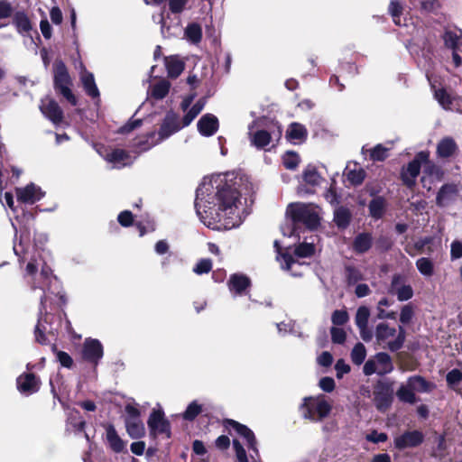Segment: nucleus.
Instances as JSON below:
<instances>
[{
  "instance_id": "f257e3e1",
  "label": "nucleus",
  "mask_w": 462,
  "mask_h": 462,
  "mask_svg": "<svg viewBox=\"0 0 462 462\" xmlns=\"http://www.w3.org/2000/svg\"><path fill=\"white\" fill-rule=\"evenodd\" d=\"M243 178L235 172L204 178L197 189L195 208L200 221L213 230L239 226L247 215L241 201Z\"/></svg>"
},
{
  "instance_id": "f03ea898",
  "label": "nucleus",
  "mask_w": 462,
  "mask_h": 462,
  "mask_svg": "<svg viewBox=\"0 0 462 462\" xmlns=\"http://www.w3.org/2000/svg\"><path fill=\"white\" fill-rule=\"evenodd\" d=\"M29 234L23 233L20 236L19 243H14V252L18 257L20 264L25 263L24 279L32 291L40 290L41 306L40 318L35 327V339L40 344H47L45 333H52V328L48 329L51 318V314L46 312L45 302L48 293L59 294L60 282L56 276L53 275L51 268L47 264L42 255L38 252L36 247H32L29 242Z\"/></svg>"
},
{
  "instance_id": "7ed1b4c3",
  "label": "nucleus",
  "mask_w": 462,
  "mask_h": 462,
  "mask_svg": "<svg viewBox=\"0 0 462 462\" xmlns=\"http://www.w3.org/2000/svg\"><path fill=\"white\" fill-rule=\"evenodd\" d=\"M286 215L291 217L293 227H282L283 236H292L296 235V226L302 224L310 229L318 226L319 216L314 207L310 204L300 202L291 203L286 210Z\"/></svg>"
},
{
  "instance_id": "20e7f679",
  "label": "nucleus",
  "mask_w": 462,
  "mask_h": 462,
  "mask_svg": "<svg viewBox=\"0 0 462 462\" xmlns=\"http://www.w3.org/2000/svg\"><path fill=\"white\" fill-rule=\"evenodd\" d=\"M396 328L390 327L385 322H380L376 325L374 337L378 345L387 344V348L392 352L400 350L406 339V331L403 326L398 327V334Z\"/></svg>"
},
{
  "instance_id": "39448f33",
  "label": "nucleus",
  "mask_w": 462,
  "mask_h": 462,
  "mask_svg": "<svg viewBox=\"0 0 462 462\" xmlns=\"http://www.w3.org/2000/svg\"><path fill=\"white\" fill-rule=\"evenodd\" d=\"M182 125L180 124L179 118L177 115L174 113H168L165 116V118L161 125L160 131H159V139L154 140L155 134L151 133L146 137L145 140H140L138 141L134 146H136L137 149H139L140 152L147 151L151 147L157 144L159 142L168 138L174 133L178 132L182 128Z\"/></svg>"
},
{
  "instance_id": "423d86ee",
  "label": "nucleus",
  "mask_w": 462,
  "mask_h": 462,
  "mask_svg": "<svg viewBox=\"0 0 462 462\" xmlns=\"http://www.w3.org/2000/svg\"><path fill=\"white\" fill-rule=\"evenodd\" d=\"M331 404L324 395L317 397H306L300 405L303 418L312 421H319L328 416L331 411Z\"/></svg>"
},
{
  "instance_id": "0eeeda50",
  "label": "nucleus",
  "mask_w": 462,
  "mask_h": 462,
  "mask_svg": "<svg viewBox=\"0 0 462 462\" xmlns=\"http://www.w3.org/2000/svg\"><path fill=\"white\" fill-rule=\"evenodd\" d=\"M71 79L68 69L61 60L54 63V87L72 106H76L77 98L70 90Z\"/></svg>"
},
{
  "instance_id": "6e6552de",
  "label": "nucleus",
  "mask_w": 462,
  "mask_h": 462,
  "mask_svg": "<svg viewBox=\"0 0 462 462\" xmlns=\"http://www.w3.org/2000/svg\"><path fill=\"white\" fill-rule=\"evenodd\" d=\"M429 157V152L421 151L418 152L414 159L402 169L401 173L402 180L407 187L412 188L415 185L417 177L420 171L421 165L430 163Z\"/></svg>"
},
{
  "instance_id": "1a4fd4ad",
  "label": "nucleus",
  "mask_w": 462,
  "mask_h": 462,
  "mask_svg": "<svg viewBox=\"0 0 462 462\" xmlns=\"http://www.w3.org/2000/svg\"><path fill=\"white\" fill-rule=\"evenodd\" d=\"M393 401V383L379 381L374 390V402L376 409L381 411H386Z\"/></svg>"
},
{
  "instance_id": "9d476101",
  "label": "nucleus",
  "mask_w": 462,
  "mask_h": 462,
  "mask_svg": "<svg viewBox=\"0 0 462 462\" xmlns=\"http://www.w3.org/2000/svg\"><path fill=\"white\" fill-rule=\"evenodd\" d=\"M104 355L101 342L95 338H86L82 346V357L84 360L97 365Z\"/></svg>"
},
{
  "instance_id": "9b49d317",
  "label": "nucleus",
  "mask_w": 462,
  "mask_h": 462,
  "mask_svg": "<svg viewBox=\"0 0 462 462\" xmlns=\"http://www.w3.org/2000/svg\"><path fill=\"white\" fill-rule=\"evenodd\" d=\"M274 247L277 251V260L283 270L291 272L293 276H301L302 269L307 268L302 263L294 259L289 254L281 253V245L278 241H274Z\"/></svg>"
},
{
  "instance_id": "f8f14e48",
  "label": "nucleus",
  "mask_w": 462,
  "mask_h": 462,
  "mask_svg": "<svg viewBox=\"0 0 462 462\" xmlns=\"http://www.w3.org/2000/svg\"><path fill=\"white\" fill-rule=\"evenodd\" d=\"M225 426L230 430H235L237 434L244 438V439L246 441L248 448L252 450L255 456L259 455L254 434L249 428L233 420H226L225 421Z\"/></svg>"
},
{
  "instance_id": "ddd939ff",
  "label": "nucleus",
  "mask_w": 462,
  "mask_h": 462,
  "mask_svg": "<svg viewBox=\"0 0 462 462\" xmlns=\"http://www.w3.org/2000/svg\"><path fill=\"white\" fill-rule=\"evenodd\" d=\"M18 391L26 396L37 393L41 386L40 379L32 373H23L16 380Z\"/></svg>"
},
{
  "instance_id": "4468645a",
  "label": "nucleus",
  "mask_w": 462,
  "mask_h": 462,
  "mask_svg": "<svg viewBox=\"0 0 462 462\" xmlns=\"http://www.w3.org/2000/svg\"><path fill=\"white\" fill-rule=\"evenodd\" d=\"M147 423L152 434H165L167 438L171 437L170 422L164 418L162 411H153Z\"/></svg>"
},
{
  "instance_id": "2eb2a0df",
  "label": "nucleus",
  "mask_w": 462,
  "mask_h": 462,
  "mask_svg": "<svg viewBox=\"0 0 462 462\" xmlns=\"http://www.w3.org/2000/svg\"><path fill=\"white\" fill-rule=\"evenodd\" d=\"M44 196L42 189L34 183H30L23 188L16 189L17 200L25 204H34Z\"/></svg>"
},
{
  "instance_id": "dca6fc26",
  "label": "nucleus",
  "mask_w": 462,
  "mask_h": 462,
  "mask_svg": "<svg viewBox=\"0 0 462 462\" xmlns=\"http://www.w3.org/2000/svg\"><path fill=\"white\" fill-rule=\"evenodd\" d=\"M424 440V434L420 430L405 431L394 439V445L399 449L415 448Z\"/></svg>"
},
{
  "instance_id": "f3484780",
  "label": "nucleus",
  "mask_w": 462,
  "mask_h": 462,
  "mask_svg": "<svg viewBox=\"0 0 462 462\" xmlns=\"http://www.w3.org/2000/svg\"><path fill=\"white\" fill-rule=\"evenodd\" d=\"M40 109L42 113L54 124H59L63 118V112L58 103L51 98L42 99Z\"/></svg>"
},
{
  "instance_id": "a211bd4d",
  "label": "nucleus",
  "mask_w": 462,
  "mask_h": 462,
  "mask_svg": "<svg viewBox=\"0 0 462 462\" xmlns=\"http://www.w3.org/2000/svg\"><path fill=\"white\" fill-rule=\"evenodd\" d=\"M227 286L234 297L245 294L251 286L250 279L242 273H234L230 276Z\"/></svg>"
},
{
  "instance_id": "6ab92c4d",
  "label": "nucleus",
  "mask_w": 462,
  "mask_h": 462,
  "mask_svg": "<svg viewBox=\"0 0 462 462\" xmlns=\"http://www.w3.org/2000/svg\"><path fill=\"white\" fill-rule=\"evenodd\" d=\"M253 127V125H250L248 132L251 145L259 150L268 151L269 148H267V146L271 143L272 141L270 133L263 129L254 131Z\"/></svg>"
},
{
  "instance_id": "aec40b11",
  "label": "nucleus",
  "mask_w": 462,
  "mask_h": 462,
  "mask_svg": "<svg viewBox=\"0 0 462 462\" xmlns=\"http://www.w3.org/2000/svg\"><path fill=\"white\" fill-rule=\"evenodd\" d=\"M198 130L203 136H212L218 130V119L212 114H206L198 122Z\"/></svg>"
},
{
  "instance_id": "412c9836",
  "label": "nucleus",
  "mask_w": 462,
  "mask_h": 462,
  "mask_svg": "<svg viewBox=\"0 0 462 462\" xmlns=\"http://www.w3.org/2000/svg\"><path fill=\"white\" fill-rule=\"evenodd\" d=\"M389 291L390 293L396 295L400 301L408 300L413 296V290L411 286L402 284L400 276H394L393 278Z\"/></svg>"
},
{
  "instance_id": "4be33fe9",
  "label": "nucleus",
  "mask_w": 462,
  "mask_h": 462,
  "mask_svg": "<svg viewBox=\"0 0 462 462\" xmlns=\"http://www.w3.org/2000/svg\"><path fill=\"white\" fill-rule=\"evenodd\" d=\"M106 439L110 448L116 453H121L125 449L126 442H125L117 434L115 427L108 424L106 427Z\"/></svg>"
},
{
  "instance_id": "5701e85b",
  "label": "nucleus",
  "mask_w": 462,
  "mask_h": 462,
  "mask_svg": "<svg viewBox=\"0 0 462 462\" xmlns=\"http://www.w3.org/2000/svg\"><path fill=\"white\" fill-rule=\"evenodd\" d=\"M458 189L455 184H445L438 192L436 200L440 207H445L457 196Z\"/></svg>"
},
{
  "instance_id": "b1692460",
  "label": "nucleus",
  "mask_w": 462,
  "mask_h": 462,
  "mask_svg": "<svg viewBox=\"0 0 462 462\" xmlns=\"http://www.w3.org/2000/svg\"><path fill=\"white\" fill-rule=\"evenodd\" d=\"M104 159L115 165V167L121 168L131 163L130 155L128 152L122 149H114L104 155Z\"/></svg>"
},
{
  "instance_id": "393cba45",
  "label": "nucleus",
  "mask_w": 462,
  "mask_h": 462,
  "mask_svg": "<svg viewBox=\"0 0 462 462\" xmlns=\"http://www.w3.org/2000/svg\"><path fill=\"white\" fill-rule=\"evenodd\" d=\"M374 359L376 364L378 375L387 374L393 370V364L392 358L387 353H377L374 356Z\"/></svg>"
},
{
  "instance_id": "a878e982",
  "label": "nucleus",
  "mask_w": 462,
  "mask_h": 462,
  "mask_svg": "<svg viewBox=\"0 0 462 462\" xmlns=\"http://www.w3.org/2000/svg\"><path fill=\"white\" fill-rule=\"evenodd\" d=\"M457 149V145L452 137L442 138L437 145V155L440 158L452 156Z\"/></svg>"
},
{
  "instance_id": "bb28decb",
  "label": "nucleus",
  "mask_w": 462,
  "mask_h": 462,
  "mask_svg": "<svg viewBox=\"0 0 462 462\" xmlns=\"http://www.w3.org/2000/svg\"><path fill=\"white\" fill-rule=\"evenodd\" d=\"M373 245V237L369 233L358 234L353 241V249L357 254L366 253Z\"/></svg>"
},
{
  "instance_id": "cd10ccee",
  "label": "nucleus",
  "mask_w": 462,
  "mask_h": 462,
  "mask_svg": "<svg viewBox=\"0 0 462 462\" xmlns=\"http://www.w3.org/2000/svg\"><path fill=\"white\" fill-rule=\"evenodd\" d=\"M286 136L291 143H300L306 139L307 130L304 125L299 123H292L286 132Z\"/></svg>"
},
{
  "instance_id": "c85d7f7f",
  "label": "nucleus",
  "mask_w": 462,
  "mask_h": 462,
  "mask_svg": "<svg viewBox=\"0 0 462 462\" xmlns=\"http://www.w3.org/2000/svg\"><path fill=\"white\" fill-rule=\"evenodd\" d=\"M84 89L86 93L91 97H98L99 91L96 85L94 75L84 69L80 76Z\"/></svg>"
},
{
  "instance_id": "c756f323",
  "label": "nucleus",
  "mask_w": 462,
  "mask_h": 462,
  "mask_svg": "<svg viewBox=\"0 0 462 462\" xmlns=\"http://www.w3.org/2000/svg\"><path fill=\"white\" fill-rule=\"evenodd\" d=\"M165 66L171 78L179 77L184 69V62L177 56L165 58Z\"/></svg>"
},
{
  "instance_id": "7c9ffc66",
  "label": "nucleus",
  "mask_w": 462,
  "mask_h": 462,
  "mask_svg": "<svg viewBox=\"0 0 462 462\" xmlns=\"http://www.w3.org/2000/svg\"><path fill=\"white\" fill-rule=\"evenodd\" d=\"M388 12L396 25L401 26L405 24V18L402 19L403 16L404 7L399 0H391L388 6Z\"/></svg>"
},
{
  "instance_id": "2f4dec72",
  "label": "nucleus",
  "mask_w": 462,
  "mask_h": 462,
  "mask_svg": "<svg viewBox=\"0 0 462 462\" xmlns=\"http://www.w3.org/2000/svg\"><path fill=\"white\" fill-rule=\"evenodd\" d=\"M344 174L347 181H349V183L354 186L360 185L365 177V171L356 164L354 165V169H350V167L347 165Z\"/></svg>"
},
{
  "instance_id": "473e14b6",
  "label": "nucleus",
  "mask_w": 462,
  "mask_h": 462,
  "mask_svg": "<svg viewBox=\"0 0 462 462\" xmlns=\"http://www.w3.org/2000/svg\"><path fill=\"white\" fill-rule=\"evenodd\" d=\"M126 431L132 439H140L145 434L144 424L140 419L125 420Z\"/></svg>"
},
{
  "instance_id": "72a5a7b5",
  "label": "nucleus",
  "mask_w": 462,
  "mask_h": 462,
  "mask_svg": "<svg viewBox=\"0 0 462 462\" xmlns=\"http://www.w3.org/2000/svg\"><path fill=\"white\" fill-rule=\"evenodd\" d=\"M206 105L205 98L199 99L189 109H188L186 115L182 118V126H188L191 122L200 114Z\"/></svg>"
},
{
  "instance_id": "f704fd0d",
  "label": "nucleus",
  "mask_w": 462,
  "mask_h": 462,
  "mask_svg": "<svg viewBox=\"0 0 462 462\" xmlns=\"http://www.w3.org/2000/svg\"><path fill=\"white\" fill-rule=\"evenodd\" d=\"M184 37L192 44H198L202 39L201 26L197 23H190L184 31Z\"/></svg>"
},
{
  "instance_id": "c9c22d12",
  "label": "nucleus",
  "mask_w": 462,
  "mask_h": 462,
  "mask_svg": "<svg viewBox=\"0 0 462 462\" xmlns=\"http://www.w3.org/2000/svg\"><path fill=\"white\" fill-rule=\"evenodd\" d=\"M390 148L383 146V144H377L374 148L365 149L362 148V152H368L370 159L374 162H383L389 156Z\"/></svg>"
},
{
  "instance_id": "e433bc0d",
  "label": "nucleus",
  "mask_w": 462,
  "mask_h": 462,
  "mask_svg": "<svg viewBox=\"0 0 462 462\" xmlns=\"http://www.w3.org/2000/svg\"><path fill=\"white\" fill-rule=\"evenodd\" d=\"M443 40L448 48L457 50L462 45V32L446 31Z\"/></svg>"
},
{
  "instance_id": "4c0bfd02",
  "label": "nucleus",
  "mask_w": 462,
  "mask_h": 462,
  "mask_svg": "<svg viewBox=\"0 0 462 462\" xmlns=\"http://www.w3.org/2000/svg\"><path fill=\"white\" fill-rule=\"evenodd\" d=\"M351 213L344 207H338L334 211V221L340 228H346L350 222Z\"/></svg>"
},
{
  "instance_id": "58836bf2",
  "label": "nucleus",
  "mask_w": 462,
  "mask_h": 462,
  "mask_svg": "<svg viewBox=\"0 0 462 462\" xmlns=\"http://www.w3.org/2000/svg\"><path fill=\"white\" fill-rule=\"evenodd\" d=\"M409 386H411L413 391L420 393H429L431 390V385L428 383L423 377L419 375H414L409 377L407 380Z\"/></svg>"
},
{
  "instance_id": "ea45409f",
  "label": "nucleus",
  "mask_w": 462,
  "mask_h": 462,
  "mask_svg": "<svg viewBox=\"0 0 462 462\" xmlns=\"http://www.w3.org/2000/svg\"><path fill=\"white\" fill-rule=\"evenodd\" d=\"M396 395L401 402L413 404L416 402V396L413 389L409 383L402 384L396 392Z\"/></svg>"
},
{
  "instance_id": "a19ab883",
  "label": "nucleus",
  "mask_w": 462,
  "mask_h": 462,
  "mask_svg": "<svg viewBox=\"0 0 462 462\" xmlns=\"http://www.w3.org/2000/svg\"><path fill=\"white\" fill-rule=\"evenodd\" d=\"M385 208V200L381 197L373 199L369 203L370 215L376 219L383 217Z\"/></svg>"
},
{
  "instance_id": "79ce46f5",
  "label": "nucleus",
  "mask_w": 462,
  "mask_h": 462,
  "mask_svg": "<svg viewBox=\"0 0 462 462\" xmlns=\"http://www.w3.org/2000/svg\"><path fill=\"white\" fill-rule=\"evenodd\" d=\"M392 302L387 298H383L378 301L376 310L377 315L376 318L378 319H395L396 312L394 311H386L384 309H382V306H391Z\"/></svg>"
},
{
  "instance_id": "37998d69",
  "label": "nucleus",
  "mask_w": 462,
  "mask_h": 462,
  "mask_svg": "<svg viewBox=\"0 0 462 462\" xmlns=\"http://www.w3.org/2000/svg\"><path fill=\"white\" fill-rule=\"evenodd\" d=\"M418 271L424 276L430 277L434 273L433 262L428 257H421L416 261Z\"/></svg>"
},
{
  "instance_id": "c03bdc74",
  "label": "nucleus",
  "mask_w": 462,
  "mask_h": 462,
  "mask_svg": "<svg viewBox=\"0 0 462 462\" xmlns=\"http://www.w3.org/2000/svg\"><path fill=\"white\" fill-rule=\"evenodd\" d=\"M303 180L306 183L316 186L319 184L321 177L315 167L309 165L303 171Z\"/></svg>"
},
{
  "instance_id": "a18cd8bd",
  "label": "nucleus",
  "mask_w": 462,
  "mask_h": 462,
  "mask_svg": "<svg viewBox=\"0 0 462 462\" xmlns=\"http://www.w3.org/2000/svg\"><path fill=\"white\" fill-rule=\"evenodd\" d=\"M434 97L439 104L446 110L451 108L452 97L444 88H439L434 90Z\"/></svg>"
},
{
  "instance_id": "49530a36",
  "label": "nucleus",
  "mask_w": 462,
  "mask_h": 462,
  "mask_svg": "<svg viewBox=\"0 0 462 462\" xmlns=\"http://www.w3.org/2000/svg\"><path fill=\"white\" fill-rule=\"evenodd\" d=\"M14 23L20 32H27L32 29L30 20L24 13H17Z\"/></svg>"
},
{
  "instance_id": "de8ad7c7",
  "label": "nucleus",
  "mask_w": 462,
  "mask_h": 462,
  "mask_svg": "<svg viewBox=\"0 0 462 462\" xmlns=\"http://www.w3.org/2000/svg\"><path fill=\"white\" fill-rule=\"evenodd\" d=\"M366 356V349L362 343H357L351 352L352 362L357 365H361Z\"/></svg>"
},
{
  "instance_id": "09e8293b",
  "label": "nucleus",
  "mask_w": 462,
  "mask_h": 462,
  "mask_svg": "<svg viewBox=\"0 0 462 462\" xmlns=\"http://www.w3.org/2000/svg\"><path fill=\"white\" fill-rule=\"evenodd\" d=\"M370 310L366 306H360L356 313L355 322L356 327H365L368 325Z\"/></svg>"
},
{
  "instance_id": "8fccbe9b",
  "label": "nucleus",
  "mask_w": 462,
  "mask_h": 462,
  "mask_svg": "<svg viewBox=\"0 0 462 462\" xmlns=\"http://www.w3.org/2000/svg\"><path fill=\"white\" fill-rule=\"evenodd\" d=\"M170 90V83L166 80H162L156 83L152 89V96L156 99H162Z\"/></svg>"
},
{
  "instance_id": "3c124183",
  "label": "nucleus",
  "mask_w": 462,
  "mask_h": 462,
  "mask_svg": "<svg viewBox=\"0 0 462 462\" xmlns=\"http://www.w3.org/2000/svg\"><path fill=\"white\" fill-rule=\"evenodd\" d=\"M295 254L298 257H308L312 255L315 253L314 241L311 242H304L300 244L295 248Z\"/></svg>"
},
{
  "instance_id": "603ef678",
  "label": "nucleus",
  "mask_w": 462,
  "mask_h": 462,
  "mask_svg": "<svg viewBox=\"0 0 462 462\" xmlns=\"http://www.w3.org/2000/svg\"><path fill=\"white\" fill-rule=\"evenodd\" d=\"M68 422L77 431H82L85 428V420L80 416L78 411H72L68 417Z\"/></svg>"
},
{
  "instance_id": "864d4df0",
  "label": "nucleus",
  "mask_w": 462,
  "mask_h": 462,
  "mask_svg": "<svg viewBox=\"0 0 462 462\" xmlns=\"http://www.w3.org/2000/svg\"><path fill=\"white\" fill-rule=\"evenodd\" d=\"M201 411V405L199 404L197 401H193L184 411L183 418L187 420H193Z\"/></svg>"
},
{
  "instance_id": "5fc2aeb1",
  "label": "nucleus",
  "mask_w": 462,
  "mask_h": 462,
  "mask_svg": "<svg viewBox=\"0 0 462 462\" xmlns=\"http://www.w3.org/2000/svg\"><path fill=\"white\" fill-rule=\"evenodd\" d=\"M282 162L286 169L294 170L300 163V157L294 152H287L282 157Z\"/></svg>"
},
{
  "instance_id": "6e6d98bb",
  "label": "nucleus",
  "mask_w": 462,
  "mask_h": 462,
  "mask_svg": "<svg viewBox=\"0 0 462 462\" xmlns=\"http://www.w3.org/2000/svg\"><path fill=\"white\" fill-rule=\"evenodd\" d=\"M212 269V262L210 259L204 258L200 259L193 267V272L196 274L201 275L204 273H208Z\"/></svg>"
},
{
  "instance_id": "4d7b16f0",
  "label": "nucleus",
  "mask_w": 462,
  "mask_h": 462,
  "mask_svg": "<svg viewBox=\"0 0 462 462\" xmlns=\"http://www.w3.org/2000/svg\"><path fill=\"white\" fill-rule=\"evenodd\" d=\"M412 5H416L418 3L420 6V9L426 13L434 12L438 6V0H410Z\"/></svg>"
},
{
  "instance_id": "13d9d810",
  "label": "nucleus",
  "mask_w": 462,
  "mask_h": 462,
  "mask_svg": "<svg viewBox=\"0 0 462 462\" xmlns=\"http://www.w3.org/2000/svg\"><path fill=\"white\" fill-rule=\"evenodd\" d=\"M414 316V309L411 304H406L404 305L400 313V322L402 325L408 324L411 322Z\"/></svg>"
},
{
  "instance_id": "bf43d9fd",
  "label": "nucleus",
  "mask_w": 462,
  "mask_h": 462,
  "mask_svg": "<svg viewBox=\"0 0 462 462\" xmlns=\"http://www.w3.org/2000/svg\"><path fill=\"white\" fill-rule=\"evenodd\" d=\"M346 280H347V282L349 285L356 284L359 281L363 280V274L361 273V272L358 269H356L355 267H351V266L346 267Z\"/></svg>"
},
{
  "instance_id": "052dcab7",
  "label": "nucleus",
  "mask_w": 462,
  "mask_h": 462,
  "mask_svg": "<svg viewBox=\"0 0 462 462\" xmlns=\"http://www.w3.org/2000/svg\"><path fill=\"white\" fill-rule=\"evenodd\" d=\"M349 319L347 312L344 310H337L332 313L331 321L335 326L346 324Z\"/></svg>"
},
{
  "instance_id": "680f3d73",
  "label": "nucleus",
  "mask_w": 462,
  "mask_h": 462,
  "mask_svg": "<svg viewBox=\"0 0 462 462\" xmlns=\"http://www.w3.org/2000/svg\"><path fill=\"white\" fill-rule=\"evenodd\" d=\"M331 339L333 343L343 344L346 340V334L341 328L332 327L330 329Z\"/></svg>"
},
{
  "instance_id": "e2e57ef3",
  "label": "nucleus",
  "mask_w": 462,
  "mask_h": 462,
  "mask_svg": "<svg viewBox=\"0 0 462 462\" xmlns=\"http://www.w3.org/2000/svg\"><path fill=\"white\" fill-rule=\"evenodd\" d=\"M447 383L449 386H455L462 381V372L459 369H452L446 376Z\"/></svg>"
},
{
  "instance_id": "0e129e2a",
  "label": "nucleus",
  "mask_w": 462,
  "mask_h": 462,
  "mask_svg": "<svg viewBox=\"0 0 462 462\" xmlns=\"http://www.w3.org/2000/svg\"><path fill=\"white\" fill-rule=\"evenodd\" d=\"M189 0H169V8L172 14H180L184 11Z\"/></svg>"
},
{
  "instance_id": "69168bd1",
  "label": "nucleus",
  "mask_w": 462,
  "mask_h": 462,
  "mask_svg": "<svg viewBox=\"0 0 462 462\" xmlns=\"http://www.w3.org/2000/svg\"><path fill=\"white\" fill-rule=\"evenodd\" d=\"M233 447L239 462H249L246 452L238 440H233Z\"/></svg>"
},
{
  "instance_id": "338daca9",
  "label": "nucleus",
  "mask_w": 462,
  "mask_h": 462,
  "mask_svg": "<svg viewBox=\"0 0 462 462\" xmlns=\"http://www.w3.org/2000/svg\"><path fill=\"white\" fill-rule=\"evenodd\" d=\"M462 257V242L455 240L450 245V258L451 260H457Z\"/></svg>"
},
{
  "instance_id": "774afa93",
  "label": "nucleus",
  "mask_w": 462,
  "mask_h": 462,
  "mask_svg": "<svg viewBox=\"0 0 462 462\" xmlns=\"http://www.w3.org/2000/svg\"><path fill=\"white\" fill-rule=\"evenodd\" d=\"M335 370L337 377L340 379L344 374L349 373L350 366L343 359H339L335 365Z\"/></svg>"
}]
</instances>
